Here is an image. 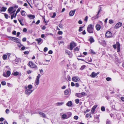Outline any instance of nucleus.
I'll return each mask as SVG.
<instances>
[{
    "label": "nucleus",
    "mask_w": 124,
    "mask_h": 124,
    "mask_svg": "<svg viewBox=\"0 0 124 124\" xmlns=\"http://www.w3.org/2000/svg\"><path fill=\"white\" fill-rule=\"evenodd\" d=\"M18 21L22 25H24V24L23 23H22V21H23V19H18Z\"/></svg>",
    "instance_id": "nucleus-31"
},
{
    "label": "nucleus",
    "mask_w": 124,
    "mask_h": 124,
    "mask_svg": "<svg viewBox=\"0 0 124 124\" xmlns=\"http://www.w3.org/2000/svg\"><path fill=\"white\" fill-rule=\"evenodd\" d=\"M56 13H54L53 14V16H51V17L52 18H54L55 16H56Z\"/></svg>",
    "instance_id": "nucleus-50"
},
{
    "label": "nucleus",
    "mask_w": 124,
    "mask_h": 124,
    "mask_svg": "<svg viewBox=\"0 0 124 124\" xmlns=\"http://www.w3.org/2000/svg\"><path fill=\"white\" fill-rule=\"evenodd\" d=\"M40 22V21L39 20H38L36 22V24H38Z\"/></svg>",
    "instance_id": "nucleus-62"
},
{
    "label": "nucleus",
    "mask_w": 124,
    "mask_h": 124,
    "mask_svg": "<svg viewBox=\"0 0 124 124\" xmlns=\"http://www.w3.org/2000/svg\"><path fill=\"white\" fill-rule=\"evenodd\" d=\"M26 39L25 38H23V39H22V41L23 42H25V41H26Z\"/></svg>",
    "instance_id": "nucleus-60"
},
{
    "label": "nucleus",
    "mask_w": 124,
    "mask_h": 124,
    "mask_svg": "<svg viewBox=\"0 0 124 124\" xmlns=\"http://www.w3.org/2000/svg\"><path fill=\"white\" fill-rule=\"evenodd\" d=\"M19 74V73L18 72L16 71L13 73V75L14 76H16Z\"/></svg>",
    "instance_id": "nucleus-30"
},
{
    "label": "nucleus",
    "mask_w": 124,
    "mask_h": 124,
    "mask_svg": "<svg viewBox=\"0 0 124 124\" xmlns=\"http://www.w3.org/2000/svg\"><path fill=\"white\" fill-rule=\"evenodd\" d=\"M9 39L10 40H11L12 41H13L14 40V37H11L10 36H8V37Z\"/></svg>",
    "instance_id": "nucleus-32"
},
{
    "label": "nucleus",
    "mask_w": 124,
    "mask_h": 124,
    "mask_svg": "<svg viewBox=\"0 0 124 124\" xmlns=\"http://www.w3.org/2000/svg\"><path fill=\"white\" fill-rule=\"evenodd\" d=\"M85 68V65H84L83 66H82L81 68H80V70H82L84 69Z\"/></svg>",
    "instance_id": "nucleus-40"
},
{
    "label": "nucleus",
    "mask_w": 124,
    "mask_h": 124,
    "mask_svg": "<svg viewBox=\"0 0 124 124\" xmlns=\"http://www.w3.org/2000/svg\"><path fill=\"white\" fill-rule=\"evenodd\" d=\"M72 103L71 101H69L66 104V105L69 107H71L72 105Z\"/></svg>",
    "instance_id": "nucleus-19"
},
{
    "label": "nucleus",
    "mask_w": 124,
    "mask_h": 124,
    "mask_svg": "<svg viewBox=\"0 0 124 124\" xmlns=\"http://www.w3.org/2000/svg\"><path fill=\"white\" fill-rule=\"evenodd\" d=\"M109 23L110 24L113 23H114L113 20L112 19L109 20Z\"/></svg>",
    "instance_id": "nucleus-37"
},
{
    "label": "nucleus",
    "mask_w": 124,
    "mask_h": 124,
    "mask_svg": "<svg viewBox=\"0 0 124 124\" xmlns=\"http://www.w3.org/2000/svg\"><path fill=\"white\" fill-rule=\"evenodd\" d=\"M67 114L68 116V117L69 118L71 116V113L70 112H68L67 113Z\"/></svg>",
    "instance_id": "nucleus-36"
},
{
    "label": "nucleus",
    "mask_w": 124,
    "mask_h": 124,
    "mask_svg": "<svg viewBox=\"0 0 124 124\" xmlns=\"http://www.w3.org/2000/svg\"><path fill=\"white\" fill-rule=\"evenodd\" d=\"M6 74H6L5 73H3V76L7 78L9 77L11 74L10 71L9 70H8L6 72Z\"/></svg>",
    "instance_id": "nucleus-8"
},
{
    "label": "nucleus",
    "mask_w": 124,
    "mask_h": 124,
    "mask_svg": "<svg viewBox=\"0 0 124 124\" xmlns=\"http://www.w3.org/2000/svg\"><path fill=\"white\" fill-rule=\"evenodd\" d=\"M85 93L84 92L81 93H76L75 94V95L78 98H81L85 96Z\"/></svg>",
    "instance_id": "nucleus-3"
},
{
    "label": "nucleus",
    "mask_w": 124,
    "mask_h": 124,
    "mask_svg": "<svg viewBox=\"0 0 124 124\" xmlns=\"http://www.w3.org/2000/svg\"><path fill=\"white\" fill-rule=\"evenodd\" d=\"M75 11V10H71L69 13L70 16H73L74 15Z\"/></svg>",
    "instance_id": "nucleus-14"
},
{
    "label": "nucleus",
    "mask_w": 124,
    "mask_h": 124,
    "mask_svg": "<svg viewBox=\"0 0 124 124\" xmlns=\"http://www.w3.org/2000/svg\"><path fill=\"white\" fill-rule=\"evenodd\" d=\"M4 16L6 19H8V15L7 14L5 13L4 14Z\"/></svg>",
    "instance_id": "nucleus-43"
},
{
    "label": "nucleus",
    "mask_w": 124,
    "mask_h": 124,
    "mask_svg": "<svg viewBox=\"0 0 124 124\" xmlns=\"http://www.w3.org/2000/svg\"><path fill=\"white\" fill-rule=\"evenodd\" d=\"M64 94L66 95H70V93H69V90L68 89H66L65 90L64 93Z\"/></svg>",
    "instance_id": "nucleus-20"
},
{
    "label": "nucleus",
    "mask_w": 124,
    "mask_h": 124,
    "mask_svg": "<svg viewBox=\"0 0 124 124\" xmlns=\"http://www.w3.org/2000/svg\"><path fill=\"white\" fill-rule=\"evenodd\" d=\"M39 71L40 73L42 74H43V71L42 69L39 70Z\"/></svg>",
    "instance_id": "nucleus-53"
},
{
    "label": "nucleus",
    "mask_w": 124,
    "mask_h": 124,
    "mask_svg": "<svg viewBox=\"0 0 124 124\" xmlns=\"http://www.w3.org/2000/svg\"><path fill=\"white\" fill-rule=\"evenodd\" d=\"M83 27H83V26H81V27H80L79 28L78 30L80 32V31H82V30H83L82 29L83 28Z\"/></svg>",
    "instance_id": "nucleus-39"
},
{
    "label": "nucleus",
    "mask_w": 124,
    "mask_h": 124,
    "mask_svg": "<svg viewBox=\"0 0 124 124\" xmlns=\"http://www.w3.org/2000/svg\"><path fill=\"white\" fill-rule=\"evenodd\" d=\"M65 53L69 55H70L71 54L70 52L67 50H66L65 51Z\"/></svg>",
    "instance_id": "nucleus-29"
},
{
    "label": "nucleus",
    "mask_w": 124,
    "mask_h": 124,
    "mask_svg": "<svg viewBox=\"0 0 124 124\" xmlns=\"http://www.w3.org/2000/svg\"><path fill=\"white\" fill-rule=\"evenodd\" d=\"M39 114L40 116L41 117H46V115L45 114L41 112H39Z\"/></svg>",
    "instance_id": "nucleus-18"
},
{
    "label": "nucleus",
    "mask_w": 124,
    "mask_h": 124,
    "mask_svg": "<svg viewBox=\"0 0 124 124\" xmlns=\"http://www.w3.org/2000/svg\"><path fill=\"white\" fill-rule=\"evenodd\" d=\"M106 79L107 81H109L111 79V78L109 77H108L106 78Z\"/></svg>",
    "instance_id": "nucleus-48"
},
{
    "label": "nucleus",
    "mask_w": 124,
    "mask_h": 124,
    "mask_svg": "<svg viewBox=\"0 0 124 124\" xmlns=\"http://www.w3.org/2000/svg\"><path fill=\"white\" fill-rule=\"evenodd\" d=\"M14 8L13 7H11L9 8L8 11L9 13H10L13 9Z\"/></svg>",
    "instance_id": "nucleus-24"
},
{
    "label": "nucleus",
    "mask_w": 124,
    "mask_h": 124,
    "mask_svg": "<svg viewBox=\"0 0 124 124\" xmlns=\"http://www.w3.org/2000/svg\"><path fill=\"white\" fill-rule=\"evenodd\" d=\"M13 41L15 42L20 44V40L17 38L14 37V40Z\"/></svg>",
    "instance_id": "nucleus-15"
},
{
    "label": "nucleus",
    "mask_w": 124,
    "mask_h": 124,
    "mask_svg": "<svg viewBox=\"0 0 124 124\" xmlns=\"http://www.w3.org/2000/svg\"><path fill=\"white\" fill-rule=\"evenodd\" d=\"M33 90L31 89H26L25 91V94L27 95H29L33 91Z\"/></svg>",
    "instance_id": "nucleus-7"
},
{
    "label": "nucleus",
    "mask_w": 124,
    "mask_h": 124,
    "mask_svg": "<svg viewBox=\"0 0 124 124\" xmlns=\"http://www.w3.org/2000/svg\"><path fill=\"white\" fill-rule=\"evenodd\" d=\"M121 99L122 101L124 102V97H121Z\"/></svg>",
    "instance_id": "nucleus-64"
},
{
    "label": "nucleus",
    "mask_w": 124,
    "mask_h": 124,
    "mask_svg": "<svg viewBox=\"0 0 124 124\" xmlns=\"http://www.w3.org/2000/svg\"><path fill=\"white\" fill-rule=\"evenodd\" d=\"M97 105H95L92 108L91 110V112L93 114L94 113L95 109L97 107Z\"/></svg>",
    "instance_id": "nucleus-17"
},
{
    "label": "nucleus",
    "mask_w": 124,
    "mask_h": 124,
    "mask_svg": "<svg viewBox=\"0 0 124 124\" xmlns=\"http://www.w3.org/2000/svg\"><path fill=\"white\" fill-rule=\"evenodd\" d=\"M96 29L97 30V31H99V30L101 28V26L99 24H97L95 26Z\"/></svg>",
    "instance_id": "nucleus-21"
},
{
    "label": "nucleus",
    "mask_w": 124,
    "mask_h": 124,
    "mask_svg": "<svg viewBox=\"0 0 124 124\" xmlns=\"http://www.w3.org/2000/svg\"><path fill=\"white\" fill-rule=\"evenodd\" d=\"M53 52V51L52 50H50L48 51V53L49 54H52Z\"/></svg>",
    "instance_id": "nucleus-58"
},
{
    "label": "nucleus",
    "mask_w": 124,
    "mask_h": 124,
    "mask_svg": "<svg viewBox=\"0 0 124 124\" xmlns=\"http://www.w3.org/2000/svg\"><path fill=\"white\" fill-rule=\"evenodd\" d=\"M99 73V72L95 73V72H93L90 75V76L91 77L94 78L96 77Z\"/></svg>",
    "instance_id": "nucleus-13"
},
{
    "label": "nucleus",
    "mask_w": 124,
    "mask_h": 124,
    "mask_svg": "<svg viewBox=\"0 0 124 124\" xmlns=\"http://www.w3.org/2000/svg\"><path fill=\"white\" fill-rule=\"evenodd\" d=\"M7 57V54H4L2 56L3 59L4 60H6Z\"/></svg>",
    "instance_id": "nucleus-28"
},
{
    "label": "nucleus",
    "mask_w": 124,
    "mask_h": 124,
    "mask_svg": "<svg viewBox=\"0 0 124 124\" xmlns=\"http://www.w3.org/2000/svg\"><path fill=\"white\" fill-rule=\"evenodd\" d=\"M48 49L47 47H45L44 48V52H46L47 50H48Z\"/></svg>",
    "instance_id": "nucleus-45"
},
{
    "label": "nucleus",
    "mask_w": 124,
    "mask_h": 124,
    "mask_svg": "<svg viewBox=\"0 0 124 124\" xmlns=\"http://www.w3.org/2000/svg\"><path fill=\"white\" fill-rule=\"evenodd\" d=\"M27 16L31 19H34L35 18V16L32 15H27Z\"/></svg>",
    "instance_id": "nucleus-16"
},
{
    "label": "nucleus",
    "mask_w": 124,
    "mask_h": 124,
    "mask_svg": "<svg viewBox=\"0 0 124 124\" xmlns=\"http://www.w3.org/2000/svg\"><path fill=\"white\" fill-rule=\"evenodd\" d=\"M75 101L76 104H78L79 102V100L78 99H76L75 100Z\"/></svg>",
    "instance_id": "nucleus-42"
},
{
    "label": "nucleus",
    "mask_w": 124,
    "mask_h": 124,
    "mask_svg": "<svg viewBox=\"0 0 124 124\" xmlns=\"http://www.w3.org/2000/svg\"><path fill=\"white\" fill-rule=\"evenodd\" d=\"M101 9H100L99 10V11L98 12V13L97 14V18H98V17H99V16H98V15L99 14V13H100V12L101 11Z\"/></svg>",
    "instance_id": "nucleus-55"
},
{
    "label": "nucleus",
    "mask_w": 124,
    "mask_h": 124,
    "mask_svg": "<svg viewBox=\"0 0 124 124\" xmlns=\"http://www.w3.org/2000/svg\"><path fill=\"white\" fill-rule=\"evenodd\" d=\"M40 77V75L39 74L36 77V79L35 81V84L37 85H38L39 84V79Z\"/></svg>",
    "instance_id": "nucleus-4"
},
{
    "label": "nucleus",
    "mask_w": 124,
    "mask_h": 124,
    "mask_svg": "<svg viewBox=\"0 0 124 124\" xmlns=\"http://www.w3.org/2000/svg\"><path fill=\"white\" fill-rule=\"evenodd\" d=\"M64 103V102H58L56 103V105L57 106H61Z\"/></svg>",
    "instance_id": "nucleus-26"
},
{
    "label": "nucleus",
    "mask_w": 124,
    "mask_h": 124,
    "mask_svg": "<svg viewBox=\"0 0 124 124\" xmlns=\"http://www.w3.org/2000/svg\"><path fill=\"white\" fill-rule=\"evenodd\" d=\"M20 61V59L19 58L16 57V59L15 60V61L17 62H19Z\"/></svg>",
    "instance_id": "nucleus-33"
},
{
    "label": "nucleus",
    "mask_w": 124,
    "mask_h": 124,
    "mask_svg": "<svg viewBox=\"0 0 124 124\" xmlns=\"http://www.w3.org/2000/svg\"><path fill=\"white\" fill-rule=\"evenodd\" d=\"M105 37L107 38H110L112 37V34L111 32L110 31L107 32L105 35Z\"/></svg>",
    "instance_id": "nucleus-6"
},
{
    "label": "nucleus",
    "mask_w": 124,
    "mask_h": 124,
    "mask_svg": "<svg viewBox=\"0 0 124 124\" xmlns=\"http://www.w3.org/2000/svg\"><path fill=\"white\" fill-rule=\"evenodd\" d=\"M59 27L61 28H63V25L61 23L59 24Z\"/></svg>",
    "instance_id": "nucleus-52"
},
{
    "label": "nucleus",
    "mask_w": 124,
    "mask_h": 124,
    "mask_svg": "<svg viewBox=\"0 0 124 124\" xmlns=\"http://www.w3.org/2000/svg\"><path fill=\"white\" fill-rule=\"evenodd\" d=\"M79 49L78 47H77L76 48L74 49V50L75 51H79Z\"/></svg>",
    "instance_id": "nucleus-47"
},
{
    "label": "nucleus",
    "mask_w": 124,
    "mask_h": 124,
    "mask_svg": "<svg viewBox=\"0 0 124 124\" xmlns=\"http://www.w3.org/2000/svg\"><path fill=\"white\" fill-rule=\"evenodd\" d=\"M67 78L68 79L69 81H70L71 80L70 77L69 75H68L67 76Z\"/></svg>",
    "instance_id": "nucleus-54"
},
{
    "label": "nucleus",
    "mask_w": 124,
    "mask_h": 124,
    "mask_svg": "<svg viewBox=\"0 0 124 124\" xmlns=\"http://www.w3.org/2000/svg\"><path fill=\"white\" fill-rule=\"evenodd\" d=\"M36 40L38 42V44L39 45L41 44L43 41V40L40 38L36 39Z\"/></svg>",
    "instance_id": "nucleus-12"
},
{
    "label": "nucleus",
    "mask_w": 124,
    "mask_h": 124,
    "mask_svg": "<svg viewBox=\"0 0 124 124\" xmlns=\"http://www.w3.org/2000/svg\"><path fill=\"white\" fill-rule=\"evenodd\" d=\"M122 25V23L120 22H119L117 23L114 27L115 29H117L120 27Z\"/></svg>",
    "instance_id": "nucleus-10"
},
{
    "label": "nucleus",
    "mask_w": 124,
    "mask_h": 124,
    "mask_svg": "<svg viewBox=\"0 0 124 124\" xmlns=\"http://www.w3.org/2000/svg\"><path fill=\"white\" fill-rule=\"evenodd\" d=\"M89 116H90V117H92V116H91V114H87L86 115V117H88Z\"/></svg>",
    "instance_id": "nucleus-46"
},
{
    "label": "nucleus",
    "mask_w": 124,
    "mask_h": 124,
    "mask_svg": "<svg viewBox=\"0 0 124 124\" xmlns=\"http://www.w3.org/2000/svg\"><path fill=\"white\" fill-rule=\"evenodd\" d=\"M7 85L9 87H11L13 86V85L12 84L9 83H7Z\"/></svg>",
    "instance_id": "nucleus-38"
},
{
    "label": "nucleus",
    "mask_w": 124,
    "mask_h": 124,
    "mask_svg": "<svg viewBox=\"0 0 124 124\" xmlns=\"http://www.w3.org/2000/svg\"><path fill=\"white\" fill-rule=\"evenodd\" d=\"M72 80L74 82H77L79 81L80 79L78 77L75 76L72 78Z\"/></svg>",
    "instance_id": "nucleus-9"
},
{
    "label": "nucleus",
    "mask_w": 124,
    "mask_h": 124,
    "mask_svg": "<svg viewBox=\"0 0 124 124\" xmlns=\"http://www.w3.org/2000/svg\"><path fill=\"white\" fill-rule=\"evenodd\" d=\"M1 83L2 85H5L6 84V82L4 81H1Z\"/></svg>",
    "instance_id": "nucleus-34"
},
{
    "label": "nucleus",
    "mask_w": 124,
    "mask_h": 124,
    "mask_svg": "<svg viewBox=\"0 0 124 124\" xmlns=\"http://www.w3.org/2000/svg\"><path fill=\"white\" fill-rule=\"evenodd\" d=\"M106 124H110V122L109 121H107L106 122Z\"/></svg>",
    "instance_id": "nucleus-63"
},
{
    "label": "nucleus",
    "mask_w": 124,
    "mask_h": 124,
    "mask_svg": "<svg viewBox=\"0 0 124 124\" xmlns=\"http://www.w3.org/2000/svg\"><path fill=\"white\" fill-rule=\"evenodd\" d=\"M74 118L75 119L77 120L78 118V117L77 116H74Z\"/></svg>",
    "instance_id": "nucleus-49"
},
{
    "label": "nucleus",
    "mask_w": 124,
    "mask_h": 124,
    "mask_svg": "<svg viewBox=\"0 0 124 124\" xmlns=\"http://www.w3.org/2000/svg\"><path fill=\"white\" fill-rule=\"evenodd\" d=\"M6 8L4 7H2L1 9L0 8V11L5 12L6 10Z\"/></svg>",
    "instance_id": "nucleus-23"
},
{
    "label": "nucleus",
    "mask_w": 124,
    "mask_h": 124,
    "mask_svg": "<svg viewBox=\"0 0 124 124\" xmlns=\"http://www.w3.org/2000/svg\"><path fill=\"white\" fill-rule=\"evenodd\" d=\"M89 41L90 42V43H91L93 42H94V40L93 39V38L90 37L89 39Z\"/></svg>",
    "instance_id": "nucleus-22"
},
{
    "label": "nucleus",
    "mask_w": 124,
    "mask_h": 124,
    "mask_svg": "<svg viewBox=\"0 0 124 124\" xmlns=\"http://www.w3.org/2000/svg\"><path fill=\"white\" fill-rule=\"evenodd\" d=\"M62 118L63 119H66L68 118L67 117V116L66 114H63L62 116Z\"/></svg>",
    "instance_id": "nucleus-25"
},
{
    "label": "nucleus",
    "mask_w": 124,
    "mask_h": 124,
    "mask_svg": "<svg viewBox=\"0 0 124 124\" xmlns=\"http://www.w3.org/2000/svg\"><path fill=\"white\" fill-rule=\"evenodd\" d=\"M14 14H13L12 15H11V20H12L13 19V18L14 17Z\"/></svg>",
    "instance_id": "nucleus-61"
},
{
    "label": "nucleus",
    "mask_w": 124,
    "mask_h": 124,
    "mask_svg": "<svg viewBox=\"0 0 124 124\" xmlns=\"http://www.w3.org/2000/svg\"><path fill=\"white\" fill-rule=\"evenodd\" d=\"M101 111H105V107L104 106H102L101 108Z\"/></svg>",
    "instance_id": "nucleus-41"
},
{
    "label": "nucleus",
    "mask_w": 124,
    "mask_h": 124,
    "mask_svg": "<svg viewBox=\"0 0 124 124\" xmlns=\"http://www.w3.org/2000/svg\"><path fill=\"white\" fill-rule=\"evenodd\" d=\"M93 28L94 26L92 24H90L87 27V31L89 33H93Z\"/></svg>",
    "instance_id": "nucleus-1"
},
{
    "label": "nucleus",
    "mask_w": 124,
    "mask_h": 124,
    "mask_svg": "<svg viewBox=\"0 0 124 124\" xmlns=\"http://www.w3.org/2000/svg\"><path fill=\"white\" fill-rule=\"evenodd\" d=\"M63 33L62 31H59L58 32V34L59 35H61Z\"/></svg>",
    "instance_id": "nucleus-44"
},
{
    "label": "nucleus",
    "mask_w": 124,
    "mask_h": 124,
    "mask_svg": "<svg viewBox=\"0 0 124 124\" xmlns=\"http://www.w3.org/2000/svg\"><path fill=\"white\" fill-rule=\"evenodd\" d=\"M29 52L28 51H26L24 52V53L25 54H29Z\"/></svg>",
    "instance_id": "nucleus-57"
},
{
    "label": "nucleus",
    "mask_w": 124,
    "mask_h": 124,
    "mask_svg": "<svg viewBox=\"0 0 124 124\" xmlns=\"http://www.w3.org/2000/svg\"><path fill=\"white\" fill-rule=\"evenodd\" d=\"M21 8H19L17 10L16 13H18L19 12H20V10H21Z\"/></svg>",
    "instance_id": "nucleus-51"
},
{
    "label": "nucleus",
    "mask_w": 124,
    "mask_h": 124,
    "mask_svg": "<svg viewBox=\"0 0 124 124\" xmlns=\"http://www.w3.org/2000/svg\"><path fill=\"white\" fill-rule=\"evenodd\" d=\"M116 45L117 46V52H119L120 51V45L119 42H116Z\"/></svg>",
    "instance_id": "nucleus-11"
},
{
    "label": "nucleus",
    "mask_w": 124,
    "mask_h": 124,
    "mask_svg": "<svg viewBox=\"0 0 124 124\" xmlns=\"http://www.w3.org/2000/svg\"><path fill=\"white\" fill-rule=\"evenodd\" d=\"M82 21L81 20H79L78 22V23L79 24H81L82 23Z\"/></svg>",
    "instance_id": "nucleus-59"
},
{
    "label": "nucleus",
    "mask_w": 124,
    "mask_h": 124,
    "mask_svg": "<svg viewBox=\"0 0 124 124\" xmlns=\"http://www.w3.org/2000/svg\"><path fill=\"white\" fill-rule=\"evenodd\" d=\"M28 65L31 68H34L36 70L38 69V67L37 66L31 61L29 62Z\"/></svg>",
    "instance_id": "nucleus-2"
},
{
    "label": "nucleus",
    "mask_w": 124,
    "mask_h": 124,
    "mask_svg": "<svg viewBox=\"0 0 124 124\" xmlns=\"http://www.w3.org/2000/svg\"><path fill=\"white\" fill-rule=\"evenodd\" d=\"M28 88L29 89H31L32 88V86L31 85H28Z\"/></svg>",
    "instance_id": "nucleus-35"
},
{
    "label": "nucleus",
    "mask_w": 124,
    "mask_h": 124,
    "mask_svg": "<svg viewBox=\"0 0 124 124\" xmlns=\"http://www.w3.org/2000/svg\"><path fill=\"white\" fill-rule=\"evenodd\" d=\"M76 46V43L74 42H72L70 43L69 49L71 50H72L73 48Z\"/></svg>",
    "instance_id": "nucleus-5"
},
{
    "label": "nucleus",
    "mask_w": 124,
    "mask_h": 124,
    "mask_svg": "<svg viewBox=\"0 0 124 124\" xmlns=\"http://www.w3.org/2000/svg\"><path fill=\"white\" fill-rule=\"evenodd\" d=\"M51 5L50 4H48V7L50 9L52 10V7H50Z\"/></svg>",
    "instance_id": "nucleus-56"
},
{
    "label": "nucleus",
    "mask_w": 124,
    "mask_h": 124,
    "mask_svg": "<svg viewBox=\"0 0 124 124\" xmlns=\"http://www.w3.org/2000/svg\"><path fill=\"white\" fill-rule=\"evenodd\" d=\"M21 15L23 16H26V12L22 10V11H21Z\"/></svg>",
    "instance_id": "nucleus-27"
}]
</instances>
